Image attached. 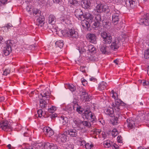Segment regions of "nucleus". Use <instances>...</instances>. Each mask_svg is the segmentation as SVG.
Wrapping results in <instances>:
<instances>
[{
	"label": "nucleus",
	"instance_id": "nucleus-1",
	"mask_svg": "<svg viewBox=\"0 0 149 149\" xmlns=\"http://www.w3.org/2000/svg\"><path fill=\"white\" fill-rule=\"evenodd\" d=\"M112 97L115 100V102H113L112 104V107H114L116 111L119 112L120 111V107L121 106H124L126 104L120 99H117L118 98L116 93L112 94Z\"/></svg>",
	"mask_w": 149,
	"mask_h": 149
},
{
	"label": "nucleus",
	"instance_id": "nucleus-2",
	"mask_svg": "<svg viewBox=\"0 0 149 149\" xmlns=\"http://www.w3.org/2000/svg\"><path fill=\"white\" fill-rule=\"evenodd\" d=\"M61 32L64 36L68 37L71 39H76L79 36L77 31L74 29L64 30L62 31Z\"/></svg>",
	"mask_w": 149,
	"mask_h": 149
},
{
	"label": "nucleus",
	"instance_id": "nucleus-3",
	"mask_svg": "<svg viewBox=\"0 0 149 149\" xmlns=\"http://www.w3.org/2000/svg\"><path fill=\"white\" fill-rule=\"evenodd\" d=\"M33 15H36V16L39 17L36 19V25L39 26H42L45 23V18L43 16L41 15V12L38 9L34 8L33 9Z\"/></svg>",
	"mask_w": 149,
	"mask_h": 149
},
{
	"label": "nucleus",
	"instance_id": "nucleus-4",
	"mask_svg": "<svg viewBox=\"0 0 149 149\" xmlns=\"http://www.w3.org/2000/svg\"><path fill=\"white\" fill-rule=\"evenodd\" d=\"M100 35L102 38L104 43L109 44L111 43L112 36L109 32L104 31L101 33Z\"/></svg>",
	"mask_w": 149,
	"mask_h": 149
},
{
	"label": "nucleus",
	"instance_id": "nucleus-5",
	"mask_svg": "<svg viewBox=\"0 0 149 149\" xmlns=\"http://www.w3.org/2000/svg\"><path fill=\"white\" fill-rule=\"evenodd\" d=\"M0 128L6 132H10L12 130V127L10 123L7 120L1 121L0 123Z\"/></svg>",
	"mask_w": 149,
	"mask_h": 149
},
{
	"label": "nucleus",
	"instance_id": "nucleus-6",
	"mask_svg": "<svg viewBox=\"0 0 149 149\" xmlns=\"http://www.w3.org/2000/svg\"><path fill=\"white\" fill-rule=\"evenodd\" d=\"M67 132L65 131L63 133L58 134L57 136L56 139L58 142L65 143L68 141L69 138Z\"/></svg>",
	"mask_w": 149,
	"mask_h": 149
},
{
	"label": "nucleus",
	"instance_id": "nucleus-7",
	"mask_svg": "<svg viewBox=\"0 0 149 149\" xmlns=\"http://www.w3.org/2000/svg\"><path fill=\"white\" fill-rule=\"evenodd\" d=\"M121 41L119 38H115L112 41L110 48L113 50L116 51L120 46Z\"/></svg>",
	"mask_w": 149,
	"mask_h": 149
},
{
	"label": "nucleus",
	"instance_id": "nucleus-8",
	"mask_svg": "<svg viewBox=\"0 0 149 149\" xmlns=\"http://www.w3.org/2000/svg\"><path fill=\"white\" fill-rule=\"evenodd\" d=\"M13 47V44L12 42L10 41H8L6 47H4L3 50V54L6 56L8 55L12 50Z\"/></svg>",
	"mask_w": 149,
	"mask_h": 149
},
{
	"label": "nucleus",
	"instance_id": "nucleus-9",
	"mask_svg": "<svg viewBox=\"0 0 149 149\" xmlns=\"http://www.w3.org/2000/svg\"><path fill=\"white\" fill-rule=\"evenodd\" d=\"M120 12L117 10H115L114 14L112 16V22L115 25L117 24L120 19Z\"/></svg>",
	"mask_w": 149,
	"mask_h": 149
},
{
	"label": "nucleus",
	"instance_id": "nucleus-10",
	"mask_svg": "<svg viewBox=\"0 0 149 149\" xmlns=\"http://www.w3.org/2000/svg\"><path fill=\"white\" fill-rule=\"evenodd\" d=\"M81 122H82V121L79 120H74L72 123L73 127L74 128H78L80 129H84V127Z\"/></svg>",
	"mask_w": 149,
	"mask_h": 149
},
{
	"label": "nucleus",
	"instance_id": "nucleus-11",
	"mask_svg": "<svg viewBox=\"0 0 149 149\" xmlns=\"http://www.w3.org/2000/svg\"><path fill=\"white\" fill-rule=\"evenodd\" d=\"M83 116L87 119L93 122L95 120L96 118L94 114L92 112L84 113H83Z\"/></svg>",
	"mask_w": 149,
	"mask_h": 149
},
{
	"label": "nucleus",
	"instance_id": "nucleus-12",
	"mask_svg": "<svg viewBox=\"0 0 149 149\" xmlns=\"http://www.w3.org/2000/svg\"><path fill=\"white\" fill-rule=\"evenodd\" d=\"M75 15L79 20H83L85 19V16L82 10L80 9H76L75 12Z\"/></svg>",
	"mask_w": 149,
	"mask_h": 149
},
{
	"label": "nucleus",
	"instance_id": "nucleus-13",
	"mask_svg": "<svg viewBox=\"0 0 149 149\" xmlns=\"http://www.w3.org/2000/svg\"><path fill=\"white\" fill-rule=\"evenodd\" d=\"M86 37L89 41L91 43L95 44L97 42L96 37L95 34L92 33H88Z\"/></svg>",
	"mask_w": 149,
	"mask_h": 149
},
{
	"label": "nucleus",
	"instance_id": "nucleus-14",
	"mask_svg": "<svg viewBox=\"0 0 149 149\" xmlns=\"http://www.w3.org/2000/svg\"><path fill=\"white\" fill-rule=\"evenodd\" d=\"M125 3L128 8H134L137 4L135 0H126Z\"/></svg>",
	"mask_w": 149,
	"mask_h": 149
},
{
	"label": "nucleus",
	"instance_id": "nucleus-15",
	"mask_svg": "<svg viewBox=\"0 0 149 149\" xmlns=\"http://www.w3.org/2000/svg\"><path fill=\"white\" fill-rule=\"evenodd\" d=\"M112 107L113 108L109 107L107 109L105 110L104 111V113L107 115L110 116L112 115L114 111H115V112L117 113V114L119 116V115L120 114V113L122 112L121 109H120V111L119 112L116 111L115 109H114V107Z\"/></svg>",
	"mask_w": 149,
	"mask_h": 149
},
{
	"label": "nucleus",
	"instance_id": "nucleus-16",
	"mask_svg": "<svg viewBox=\"0 0 149 149\" xmlns=\"http://www.w3.org/2000/svg\"><path fill=\"white\" fill-rule=\"evenodd\" d=\"M140 21L141 24H143L146 26H149V16L148 14H146L144 15L143 18L141 19Z\"/></svg>",
	"mask_w": 149,
	"mask_h": 149
},
{
	"label": "nucleus",
	"instance_id": "nucleus-17",
	"mask_svg": "<svg viewBox=\"0 0 149 149\" xmlns=\"http://www.w3.org/2000/svg\"><path fill=\"white\" fill-rule=\"evenodd\" d=\"M104 144L106 148H109L111 147L113 149H118V145L114 143H113L109 141L104 142Z\"/></svg>",
	"mask_w": 149,
	"mask_h": 149
},
{
	"label": "nucleus",
	"instance_id": "nucleus-18",
	"mask_svg": "<svg viewBox=\"0 0 149 149\" xmlns=\"http://www.w3.org/2000/svg\"><path fill=\"white\" fill-rule=\"evenodd\" d=\"M125 125H127V127L130 129H132L137 126L135 122L130 119H127L126 122L125 123Z\"/></svg>",
	"mask_w": 149,
	"mask_h": 149
},
{
	"label": "nucleus",
	"instance_id": "nucleus-19",
	"mask_svg": "<svg viewBox=\"0 0 149 149\" xmlns=\"http://www.w3.org/2000/svg\"><path fill=\"white\" fill-rule=\"evenodd\" d=\"M80 97L81 99L85 101H88L89 99L88 94L84 91H80Z\"/></svg>",
	"mask_w": 149,
	"mask_h": 149
},
{
	"label": "nucleus",
	"instance_id": "nucleus-20",
	"mask_svg": "<svg viewBox=\"0 0 149 149\" xmlns=\"http://www.w3.org/2000/svg\"><path fill=\"white\" fill-rule=\"evenodd\" d=\"M58 147L56 145L53 143L49 142L46 143L44 145V149H57Z\"/></svg>",
	"mask_w": 149,
	"mask_h": 149
},
{
	"label": "nucleus",
	"instance_id": "nucleus-21",
	"mask_svg": "<svg viewBox=\"0 0 149 149\" xmlns=\"http://www.w3.org/2000/svg\"><path fill=\"white\" fill-rule=\"evenodd\" d=\"M43 130L45 134L48 136L50 137L54 134L53 131L49 127L44 128Z\"/></svg>",
	"mask_w": 149,
	"mask_h": 149
},
{
	"label": "nucleus",
	"instance_id": "nucleus-22",
	"mask_svg": "<svg viewBox=\"0 0 149 149\" xmlns=\"http://www.w3.org/2000/svg\"><path fill=\"white\" fill-rule=\"evenodd\" d=\"M66 132L68 135H69L71 137H76L77 136V131L76 130L70 129L67 130Z\"/></svg>",
	"mask_w": 149,
	"mask_h": 149
},
{
	"label": "nucleus",
	"instance_id": "nucleus-23",
	"mask_svg": "<svg viewBox=\"0 0 149 149\" xmlns=\"http://www.w3.org/2000/svg\"><path fill=\"white\" fill-rule=\"evenodd\" d=\"M96 4H97L96 6L97 12H98V13H99V12H100L103 10V5L101 2H100L98 0L97 1L96 0Z\"/></svg>",
	"mask_w": 149,
	"mask_h": 149
},
{
	"label": "nucleus",
	"instance_id": "nucleus-24",
	"mask_svg": "<svg viewBox=\"0 0 149 149\" xmlns=\"http://www.w3.org/2000/svg\"><path fill=\"white\" fill-rule=\"evenodd\" d=\"M85 20L86 19V21L88 22L91 23L92 22V21L93 19V16L91 14L89 13H86L85 15Z\"/></svg>",
	"mask_w": 149,
	"mask_h": 149
},
{
	"label": "nucleus",
	"instance_id": "nucleus-25",
	"mask_svg": "<svg viewBox=\"0 0 149 149\" xmlns=\"http://www.w3.org/2000/svg\"><path fill=\"white\" fill-rule=\"evenodd\" d=\"M60 123H62L63 125H65L68 121V118L66 117L61 116L59 119Z\"/></svg>",
	"mask_w": 149,
	"mask_h": 149
},
{
	"label": "nucleus",
	"instance_id": "nucleus-26",
	"mask_svg": "<svg viewBox=\"0 0 149 149\" xmlns=\"http://www.w3.org/2000/svg\"><path fill=\"white\" fill-rule=\"evenodd\" d=\"M91 5V3L89 0H83V3L82 5V7L85 8H88Z\"/></svg>",
	"mask_w": 149,
	"mask_h": 149
},
{
	"label": "nucleus",
	"instance_id": "nucleus-27",
	"mask_svg": "<svg viewBox=\"0 0 149 149\" xmlns=\"http://www.w3.org/2000/svg\"><path fill=\"white\" fill-rule=\"evenodd\" d=\"M107 86V84L105 82L102 81L99 84L98 89L100 91L103 90L106 88Z\"/></svg>",
	"mask_w": 149,
	"mask_h": 149
},
{
	"label": "nucleus",
	"instance_id": "nucleus-28",
	"mask_svg": "<svg viewBox=\"0 0 149 149\" xmlns=\"http://www.w3.org/2000/svg\"><path fill=\"white\" fill-rule=\"evenodd\" d=\"M45 99L42 98L40 99V106L41 108H44L46 107L47 102L46 100L45 101Z\"/></svg>",
	"mask_w": 149,
	"mask_h": 149
},
{
	"label": "nucleus",
	"instance_id": "nucleus-29",
	"mask_svg": "<svg viewBox=\"0 0 149 149\" xmlns=\"http://www.w3.org/2000/svg\"><path fill=\"white\" fill-rule=\"evenodd\" d=\"M56 21V18L53 15H50L49 17V22L52 25L54 24Z\"/></svg>",
	"mask_w": 149,
	"mask_h": 149
},
{
	"label": "nucleus",
	"instance_id": "nucleus-30",
	"mask_svg": "<svg viewBox=\"0 0 149 149\" xmlns=\"http://www.w3.org/2000/svg\"><path fill=\"white\" fill-rule=\"evenodd\" d=\"M107 47L104 44H102L100 46V49L103 54H105L107 52Z\"/></svg>",
	"mask_w": 149,
	"mask_h": 149
},
{
	"label": "nucleus",
	"instance_id": "nucleus-31",
	"mask_svg": "<svg viewBox=\"0 0 149 149\" xmlns=\"http://www.w3.org/2000/svg\"><path fill=\"white\" fill-rule=\"evenodd\" d=\"M118 118L116 116L112 117L111 119V123L113 125H116L118 123Z\"/></svg>",
	"mask_w": 149,
	"mask_h": 149
},
{
	"label": "nucleus",
	"instance_id": "nucleus-32",
	"mask_svg": "<svg viewBox=\"0 0 149 149\" xmlns=\"http://www.w3.org/2000/svg\"><path fill=\"white\" fill-rule=\"evenodd\" d=\"M88 50L89 52L92 54L96 52V49L93 45H90L89 46Z\"/></svg>",
	"mask_w": 149,
	"mask_h": 149
},
{
	"label": "nucleus",
	"instance_id": "nucleus-33",
	"mask_svg": "<svg viewBox=\"0 0 149 149\" xmlns=\"http://www.w3.org/2000/svg\"><path fill=\"white\" fill-rule=\"evenodd\" d=\"M55 44L57 46L61 48L63 47L64 43L63 41L61 40L57 41L56 42Z\"/></svg>",
	"mask_w": 149,
	"mask_h": 149
},
{
	"label": "nucleus",
	"instance_id": "nucleus-34",
	"mask_svg": "<svg viewBox=\"0 0 149 149\" xmlns=\"http://www.w3.org/2000/svg\"><path fill=\"white\" fill-rule=\"evenodd\" d=\"M100 22L95 21L94 23L93 24L92 27L95 29L97 30L100 28Z\"/></svg>",
	"mask_w": 149,
	"mask_h": 149
},
{
	"label": "nucleus",
	"instance_id": "nucleus-35",
	"mask_svg": "<svg viewBox=\"0 0 149 149\" xmlns=\"http://www.w3.org/2000/svg\"><path fill=\"white\" fill-rule=\"evenodd\" d=\"M42 98L45 100H48L49 98V93L48 92H46L43 93V94H41Z\"/></svg>",
	"mask_w": 149,
	"mask_h": 149
},
{
	"label": "nucleus",
	"instance_id": "nucleus-36",
	"mask_svg": "<svg viewBox=\"0 0 149 149\" xmlns=\"http://www.w3.org/2000/svg\"><path fill=\"white\" fill-rule=\"evenodd\" d=\"M82 23V26L84 27L88 28L90 26L89 23L88 22L86 21L85 20H84Z\"/></svg>",
	"mask_w": 149,
	"mask_h": 149
},
{
	"label": "nucleus",
	"instance_id": "nucleus-37",
	"mask_svg": "<svg viewBox=\"0 0 149 149\" xmlns=\"http://www.w3.org/2000/svg\"><path fill=\"white\" fill-rule=\"evenodd\" d=\"M102 16L98 13V14L96 15L95 17V21L100 22L101 20Z\"/></svg>",
	"mask_w": 149,
	"mask_h": 149
},
{
	"label": "nucleus",
	"instance_id": "nucleus-38",
	"mask_svg": "<svg viewBox=\"0 0 149 149\" xmlns=\"http://www.w3.org/2000/svg\"><path fill=\"white\" fill-rule=\"evenodd\" d=\"M69 2L74 6H77L79 4L78 1L77 0H69Z\"/></svg>",
	"mask_w": 149,
	"mask_h": 149
},
{
	"label": "nucleus",
	"instance_id": "nucleus-39",
	"mask_svg": "<svg viewBox=\"0 0 149 149\" xmlns=\"http://www.w3.org/2000/svg\"><path fill=\"white\" fill-rule=\"evenodd\" d=\"M110 11V10L108 6L105 5H103L102 11H104L107 13H109Z\"/></svg>",
	"mask_w": 149,
	"mask_h": 149
},
{
	"label": "nucleus",
	"instance_id": "nucleus-40",
	"mask_svg": "<svg viewBox=\"0 0 149 149\" xmlns=\"http://www.w3.org/2000/svg\"><path fill=\"white\" fill-rule=\"evenodd\" d=\"M81 123H82L83 125L84 126V128L85 127H90L91 126V123L87 121H82Z\"/></svg>",
	"mask_w": 149,
	"mask_h": 149
},
{
	"label": "nucleus",
	"instance_id": "nucleus-41",
	"mask_svg": "<svg viewBox=\"0 0 149 149\" xmlns=\"http://www.w3.org/2000/svg\"><path fill=\"white\" fill-rule=\"evenodd\" d=\"M144 56L146 59H149V48L145 51Z\"/></svg>",
	"mask_w": 149,
	"mask_h": 149
},
{
	"label": "nucleus",
	"instance_id": "nucleus-42",
	"mask_svg": "<svg viewBox=\"0 0 149 149\" xmlns=\"http://www.w3.org/2000/svg\"><path fill=\"white\" fill-rule=\"evenodd\" d=\"M118 132L116 129H114L111 132V135L114 137H115L118 134Z\"/></svg>",
	"mask_w": 149,
	"mask_h": 149
},
{
	"label": "nucleus",
	"instance_id": "nucleus-43",
	"mask_svg": "<svg viewBox=\"0 0 149 149\" xmlns=\"http://www.w3.org/2000/svg\"><path fill=\"white\" fill-rule=\"evenodd\" d=\"M68 88L72 92L74 91L75 90V88L72 84L71 85L70 84H68Z\"/></svg>",
	"mask_w": 149,
	"mask_h": 149
},
{
	"label": "nucleus",
	"instance_id": "nucleus-44",
	"mask_svg": "<svg viewBox=\"0 0 149 149\" xmlns=\"http://www.w3.org/2000/svg\"><path fill=\"white\" fill-rule=\"evenodd\" d=\"M84 109L85 110L84 113L91 112L90 107V106L86 105L84 108Z\"/></svg>",
	"mask_w": 149,
	"mask_h": 149
},
{
	"label": "nucleus",
	"instance_id": "nucleus-45",
	"mask_svg": "<svg viewBox=\"0 0 149 149\" xmlns=\"http://www.w3.org/2000/svg\"><path fill=\"white\" fill-rule=\"evenodd\" d=\"M78 49L79 50V53L81 54H82L86 52V49L84 47H78Z\"/></svg>",
	"mask_w": 149,
	"mask_h": 149
},
{
	"label": "nucleus",
	"instance_id": "nucleus-46",
	"mask_svg": "<svg viewBox=\"0 0 149 149\" xmlns=\"http://www.w3.org/2000/svg\"><path fill=\"white\" fill-rule=\"evenodd\" d=\"M55 107L54 106H52V107L48 109V111L49 112L53 113L54 112L55 109Z\"/></svg>",
	"mask_w": 149,
	"mask_h": 149
},
{
	"label": "nucleus",
	"instance_id": "nucleus-47",
	"mask_svg": "<svg viewBox=\"0 0 149 149\" xmlns=\"http://www.w3.org/2000/svg\"><path fill=\"white\" fill-rule=\"evenodd\" d=\"M10 72V71L9 70L6 69L3 72V75L6 76Z\"/></svg>",
	"mask_w": 149,
	"mask_h": 149
},
{
	"label": "nucleus",
	"instance_id": "nucleus-48",
	"mask_svg": "<svg viewBox=\"0 0 149 149\" xmlns=\"http://www.w3.org/2000/svg\"><path fill=\"white\" fill-rule=\"evenodd\" d=\"M26 10L30 14H31V10H32V9L30 7V6H28L26 8Z\"/></svg>",
	"mask_w": 149,
	"mask_h": 149
},
{
	"label": "nucleus",
	"instance_id": "nucleus-49",
	"mask_svg": "<svg viewBox=\"0 0 149 149\" xmlns=\"http://www.w3.org/2000/svg\"><path fill=\"white\" fill-rule=\"evenodd\" d=\"M81 82L82 84L85 86L87 84V82L86 80L84 79H81Z\"/></svg>",
	"mask_w": 149,
	"mask_h": 149
},
{
	"label": "nucleus",
	"instance_id": "nucleus-50",
	"mask_svg": "<svg viewBox=\"0 0 149 149\" xmlns=\"http://www.w3.org/2000/svg\"><path fill=\"white\" fill-rule=\"evenodd\" d=\"M42 109H39L38 111L37 112L38 114V117H41L42 116Z\"/></svg>",
	"mask_w": 149,
	"mask_h": 149
},
{
	"label": "nucleus",
	"instance_id": "nucleus-51",
	"mask_svg": "<svg viewBox=\"0 0 149 149\" xmlns=\"http://www.w3.org/2000/svg\"><path fill=\"white\" fill-rule=\"evenodd\" d=\"M141 83L143 84V85H148L149 84V82L148 81H146L144 80L141 81Z\"/></svg>",
	"mask_w": 149,
	"mask_h": 149
},
{
	"label": "nucleus",
	"instance_id": "nucleus-52",
	"mask_svg": "<svg viewBox=\"0 0 149 149\" xmlns=\"http://www.w3.org/2000/svg\"><path fill=\"white\" fill-rule=\"evenodd\" d=\"M118 141L119 143H122V137L121 136H118L117 137Z\"/></svg>",
	"mask_w": 149,
	"mask_h": 149
},
{
	"label": "nucleus",
	"instance_id": "nucleus-53",
	"mask_svg": "<svg viewBox=\"0 0 149 149\" xmlns=\"http://www.w3.org/2000/svg\"><path fill=\"white\" fill-rule=\"evenodd\" d=\"M66 109H67V111H68V112L69 113H70L72 111V108L71 107L68 106Z\"/></svg>",
	"mask_w": 149,
	"mask_h": 149
},
{
	"label": "nucleus",
	"instance_id": "nucleus-54",
	"mask_svg": "<svg viewBox=\"0 0 149 149\" xmlns=\"http://www.w3.org/2000/svg\"><path fill=\"white\" fill-rule=\"evenodd\" d=\"M13 26L10 23L8 24H7L4 27H6L7 28V29H10V27H12Z\"/></svg>",
	"mask_w": 149,
	"mask_h": 149
},
{
	"label": "nucleus",
	"instance_id": "nucleus-55",
	"mask_svg": "<svg viewBox=\"0 0 149 149\" xmlns=\"http://www.w3.org/2000/svg\"><path fill=\"white\" fill-rule=\"evenodd\" d=\"M86 148L87 149H91V145L89 143H86L85 145Z\"/></svg>",
	"mask_w": 149,
	"mask_h": 149
},
{
	"label": "nucleus",
	"instance_id": "nucleus-56",
	"mask_svg": "<svg viewBox=\"0 0 149 149\" xmlns=\"http://www.w3.org/2000/svg\"><path fill=\"white\" fill-rule=\"evenodd\" d=\"M57 116L56 114L55 113H54V114L52 113L50 116L51 118L52 119H53V118H54L55 117H56Z\"/></svg>",
	"mask_w": 149,
	"mask_h": 149
},
{
	"label": "nucleus",
	"instance_id": "nucleus-57",
	"mask_svg": "<svg viewBox=\"0 0 149 149\" xmlns=\"http://www.w3.org/2000/svg\"><path fill=\"white\" fill-rule=\"evenodd\" d=\"M73 146L71 145H69L66 148L67 149H73Z\"/></svg>",
	"mask_w": 149,
	"mask_h": 149
},
{
	"label": "nucleus",
	"instance_id": "nucleus-58",
	"mask_svg": "<svg viewBox=\"0 0 149 149\" xmlns=\"http://www.w3.org/2000/svg\"><path fill=\"white\" fill-rule=\"evenodd\" d=\"M90 80L91 81H97V79L95 78H94L93 77H92L91 78H90Z\"/></svg>",
	"mask_w": 149,
	"mask_h": 149
},
{
	"label": "nucleus",
	"instance_id": "nucleus-59",
	"mask_svg": "<svg viewBox=\"0 0 149 149\" xmlns=\"http://www.w3.org/2000/svg\"><path fill=\"white\" fill-rule=\"evenodd\" d=\"M90 58L91 60H95L96 59V57L93 56H91Z\"/></svg>",
	"mask_w": 149,
	"mask_h": 149
},
{
	"label": "nucleus",
	"instance_id": "nucleus-60",
	"mask_svg": "<svg viewBox=\"0 0 149 149\" xmlns=\"http://www.w3.org/2000/svg\"><path fill=\"white\" fill-rule=\"evenodd\" d=\"M84 67H81L80 68V70L82 72L84 73L86 72L85 70L84 69Z\"/></svg>",
	"mask_w": 149,
	"mask_h": 149
},
{
	"label": "nucleus",
	"instance_id": "nucleus-61",
	"mask_svg": "<svg viewBox=\"0 0 149 149\" xmlns=\"http://www.w3.org/2000/svg\"><path fill=\"white\" fill-rule=\"evenodd\" d=\"M4 42L3 38L0 36V43H1Z\"/></svg>",
	"mask_w": 149,
	"mask_h": 149
},
{
	"label": "nucleus",
	"instance_id": "nucleus-62",
	"mask_svg": "<svg viewBox=\"0 0 149 149\" xmlns=\"http://www.w3.org/2000/svg\"><path fill=\"white\" fill-rule=\"evenodd\" d=\"M8 0H0V1L2 4H4Z\"/></svg>",
	"mask_w": 149,
	"mask_h": 149
},
{
	"label": "nucleus",
	"instance_id": "nucleus-63",
	"mask_svg": "<svg viewBox=\"0 0 149 149\" xmlns=\"http://www.w3.org/2000/svg\"><path fill=\"white\" fill-rule=\"evenodd\" d=\"M4 97L3 96L0 97V102H2L4 100Z\"/></svg>",
	"mask_w": 149,
	"mask_h": 149
},
{
	"label": "nucleus",
	"instance_id": "nucleus-64",
	"mask_svg": "<svg viewBox=\"0 0 149 149\" xmlns=\"http://www.w3.org/2000/svg\"><path fill=\"white\" fill-rule=\"evenodd\" d=\"M54 3H58L61 0H53Z\"/></svg>",
	"mask_w": 149,
	"mask_h": 149
}]
</instances>
